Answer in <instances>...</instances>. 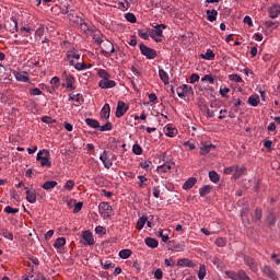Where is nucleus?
<instances>
[{
	"label": "nucleus",
	"mask_w": 280,
	"mask_h": 280,
	"mask_svg": "<svg viewBox=\"0 0 280 280\" xmlns=\"http://www.w3.org/2000/svg\"><path fill=\"white\" fill-rule=\"evenodd\" d=\"M167 25L158 24L155 30H149V35L155 43H163V30H166Z\"/></svg>",
	"instance_id": "obj_1"
},
{
	"label": "nucleus",
	"mask_w": 280,
	"mask_h": 280,
	"mask_svg": "<svg viewBox=\"0 0 280 280\" xmlns=\"http://www.w3.org/2000/svg\"><path fill=\"white\" fill-rule=\"evenodd\" d=\"M228 279L231 280H253L244 269H240L237 272L228 270L225 271Z\"/></svg>",
	"instance_id": "obj_2"
},
{
	"label": "nucleus",
	"mask_w": 280,
	"mask_h": 280,
	"mask_svg": "<svg viewBox=\"0 0 280 280\" xmlns=\"http://www.w3.org/2000/svg\"><path fill=\"white\" fill-rule=\"evenodd\" d=\"M117 158L115 154H113L110 151H104L103 154L100 156V160L104 164V167L106 170H110L113 167V161H115Z\"/></svg>",
	"instance_id": "obj_3"
},
{
	"label": "nucleus",
	"mask_w": 280,
	"mask_h": 280,
	"mask_svg": "<svg viewBox=\"0 0 280 280\" xmlns=\"http://www.w3.org/2000/svg\"><path fill=\"white\" fill-rule=\"evenodd\" d=\"M37 161H40L42 167H50L51 166V156L47 150H42L37 153Z\"/></svg>",
	"instance_id": "obj_4"
},
{
	"label": "nucleus",
	"mask_w": 280,
	"mask_h": 280,
	"mask_svg": "<svg viewBox=\"0 0 280 280\" xmlns=\"http://www.w3.org/2000/svg\"><path fill=\"white\" fill-rule=\"evenodd\" d=\"M98 211L104 220H108V218L113 215V206L108 202L103 201L98 205Z\"/></svg>",
	"instance_id": "obj_5"
},
{
	"label": "nucleus",
	"mask_w": 280,
	"mask_h": 280,
	"mask_svg": "<svg viewBox=\"0 0 280 280\" xmlns=\"http://www.w3.org/2000/svg\"><path fill=\"white\" fill-rule=\"evenodd\" d=\"M243 260H244V264L247 265L249 270L254 272V275H257V272H259V265L257 264V260L253 258V256L244 255Z\"/></svg>",
	"instance_id": "obj_6"
},
{
	"label": "nucleus",
	"mask_w": 280,
	"mask_h": 280,
	"mask_svg": "<svg viewBox=\"0 0 280 280\" xmlns=\"http://www.w3.org/2000/svg\"><path fill=\"white\" fill-rule=\"evenodd\" d=\"M139 47L142 56H145L148 60H154V58H156L158 54L156 50H154V48H150L143 43H141Z\"/></svg>",
	"instance_id": "obj_7"
},
{
	"label": "nucleus",
	"mask_w": 280,
	"mask_h": 280,
	"mask_svg": "<svg viewBox=\"0 0 280 280\" xmlns=\"http://www.w3.org/2000/svg\"><path fill=\"white\" fill-rule=\"evenodd\" d=\"M261 271H262V275L265 277H267L268 279H271V280H279V276L277 275V271L268 266V265H265L262 268H261Z\"/></svg>",
	"instance_id": "obj_8"
},
{
	"label": "nucleus",
	"mask_w": 280,
	"mask_h": 280,
	"mask_svg": "<svg viewBox=\"0 0 280 280\" xmlns=\"http://www.w3.org/2000/svg\"><path fill=\"white\" fill-rule=\"evenodd\" d=\"M7 32L14 34V32H19V22L15 18H11L7 21L5 25L3 26Z\"/></svg>",
	"instance_id": "obj_9"
},
{
	"label": "nucleus",
	"mask_w": 280,
	"mask_h": 280,
	"mask_svg": "<svg viewBox=\"0 0 280 280\" xmlns=\"http://www.w3.org/2000/svg\"><path fill=\"white\" fill-rule=\"evenodd\" d=\"M102 54L106 56V58H110V54H115V46L110 40H106L103 44Z\"/></svg>",
	"instance_id": "obj_10"
},
{
	"label": "nucleus",
	"mask_w": 280,
	"mask_h": 280,
	"mask_svg": "<svg viewBox=\"0 0 280 280\" xmlns=\"http://www.w3.org/2000/svg\"><path fill=\"white\" fill-rule=\"evenodd\" d=\"M80 58V54H78V50L75 48H72L67 51V60L71 67L75 65V60Z\"/></svg>",
	"instance_id": "obj_11"
},
{
	"label": "nucleus",
	"mask_w": 280,
	"mask_h": 280,
	"mask_svg": "<svg viewBox=\"0 0 280 280\" xmlns=\"http://www.w3.org/2000/svg\"><path fill=\"white\" fill-rule=\"evenodd\" d=\"M128 108H129V106L126 105V103H124L122 101H118L115 116L118 118L124 117V115H126V113H128Z\"/></svg>",
	"instance_id": "obj_12"
},
{
	"label": "nucleus",
	"mask_w": 280,
	"mask_h": 280,
	"mask_svg": "<svg viewBox=\"0 0 280 280\" xmlns=\"http://www.w3.org/2000/svg\"><path fill=\"white\" fill-rule=\"evenodd\" d=\"M177 266L179 268H196V262L191 261L189 258H180L177 260Z\"/></svg>",
	"instance_id": "obj_13"
},
{
	"label": "nucleus",
	"mask_w": 280,
	"mask_h": 280,
	"mask_svg": "<svg viewBox=\"0 0 280 280\" xmlns=\"http://www.w3.org/2000/svg\"><path fill=\"white\" fill-rule=\"evenodd\" d=\"M82 238L84 240V244H88V246H94L95 245V238L93 237V233L90 231H83Z\"/></svg>",
	"instance_id": "obj_14"
},
{
	"label": "nucleus",
	"mask_w": 280,
	"mask_h": 280,
	"mask_svg": "<svg viewBox=\"0 0 280 280\" xmlns=\"http://www.w3.org/2000/svg\"><path fill=\"white\" fill-rule=\"evenodd\" d=\"M98 86L100 89H115V86H117V82L109 79H105L98 82Z\"/></svg>",
	"instance_id": "obj_15"
},
{
	"label": "nucleus",
	"mask_w": 280,
	"mask_h": 280,
	"mask_svg": "<svg viewBox=\"0 0 280 280\" xmlns=\"http://www.w3.org/2000/svg\"><path fill=\"white\" fill-rule=\"evenodd\" d=\"M191 91V88L187 84H183L182 86L177 88V95L178 97H185Z\"/></svg>",
	"instance_id": "obj_16"
},
{
	"label": "nucleus",
	"mask_w": 280,
	"mask_h": 280,
	"mask_svg": "<svg viewBox=\"0 0 280 280\" xmlns=\"http://www.w3.org/2000/svg\"><path fill=\"white\" fill-rule=\"evenodd\" d=\"M174 163H167V164H163L158 166V172L159 174H167V172H170V170H174Z\"/></svg>",
	"instance_id": "obj_17"
},
{
	"label": "nucleus",
	"mask_w": 280,
	"mask_h": 280,
	"mask_svg": "<svg viewBox=\"0 0 280 280\" xmlns=\"http://www.w3.org/2000/svg\"><path fill=\"white\" fill-rule=\"evenodd\" d=\"M26 189V200L27 202H31V205H34L36 202V191L35 190H30V188L25 187Z\"/></svg>",
	"instance_id": "obj_18"
},
{
	"label": "nucleus",
	"mask_w": 280,
	"mask_h": 280,
	"mask_svg": "<svg viewBox=\"0 0 280 280\" xmlns=\"http://www.w3.org/2000/svg\"><path fill=\"white\" fill-rule=\"evenodd\" d=\"M68 19H69L70 23H72V25H75V26H79L80 23H82L84 21L81 16H78L73 13H69Z\"/></svg>",
	"instance_id": "obj_19"
},
{
	"label": "nucleus",
	"mask_w": 280,
	"mask_h": 280,
	"mask_svg": "<svg viewBox=\"0 0 280 280\" xmlns=\"http://www.w3.org/2000/svg\"><path fill=\"white\" fill-rule=\"evenodd\" d=\"M279 14H280V5L279 4H275L269 8L270 19H277V16H279Z\"/></svg>",
	"instance_id": "obj_20"
},
{
	"label": "nucleus",
	"mask_w": 280,
	"mask_h": 280,
	"mask_svg": "<svg viewBox=\"0 0 280 280\" xmlns=\"http://www.w3.org/2000/svg\"><path fill=\"white\" fill-rule=\"evenodd\" d=\"M101 117H103V119H108L110 117V105L108 103L103 106Z\"/></svg>",
	"instance_id": "obj_21"
},
{
	"label": "nucleus",
	"mask_w": 280,
	"mask_h": 280,
	"mask_svg": "<svg viewBox=\"0 0 280 280\" xmlns=\"http://www.w3.org/2000/svg\"><path fill=\"white\" fill-rule=\"evenodd\" d=\"M196 183H198V179L196 177H189L183 185V189H191L196 185Z\"/></svg>",
	"instance_id": "obj_22"
},
{
	"label": "nucleus",
	"mask_w": 280,
	"mask_h": 280,
	"mask_svg": "<svg viewBox=\"0 0 280 280\" xmlns=\"http://www.w3.org/2000/svg\"><path fill=\"white\" fill-rule=\"evenodd\" d=\"M15 80L18 82H30V78L27 77V72H15Z\"/></svg>",
	"instance_id": "obj_23"
},
{
	"label": "nucleus",
	"mask_w": 280,
	"mask_h": 280,
	"mask_svg": "<svg viewBox=\"0 0 280 280\" xmlns=\"http://www.w3.org/2000/svg\"><path fill=\"white\" fill-rule=\"evenodd\" d=\"M206 14H207L208 21H210V23H213V21H215L218 19V10H215V9L207 10Z\"/></svg>",
	"instance_id": "obj_24"
},
{
	"label": "nucleus",
	"mask_w": 280,
	"mask_h": 280,
	"mask_svg": "<svg viewBox=\"0 0 280 280\" xmlns=\"http://www.w3.org/2000/svg\"><path fill=\"white\" fill-rule=\"evenodd\" d=\"M159 75H160V79L162 80L163 84H165V85L170 84V75L167 74V72L165 70L160 69Z\"/></svg>",
	"instance_id": "obj_25"
},
{
	"label": "nucleus",
	"mask_w": 280,
	"mask_h": 280,
	"mask_svg": "<svg viewBox=\"0 0 280 280\" xmlns=\"http://www.w3.org/2000/svg\"><path fill=\"white\" fill-rule=\"evenodd\" d=\"M144 244L149 246V248H158L159 247V241L152 237H147L144 240Z\"/></svg>",
	"instance_id": "obj_26"
},
{
	"label": "nucleus",
	"mask_w": 280,
	"mask_h": 280,
	"mask_svg": "<svg viewBox=\"0 0 280 280\" xmlns=\"http://www.w3.org/2000/svg\"><path fill=\"white\" fill-rule=\"evenodd\" d=\"M58 185V182L56 180H47L42 185V188L46 191H49V189H54Z\"/></svg>",
	"instance_id": "obj_27"
},
{
	"label": "nucleus",
	"mask_w": 280,
	"mask_h": 280,
	"mask_svg": "<svg viewBox=\"0 0 280 280\" xmlns=\"http://www.w3.org/2000/svg\"><path fill=\"white\" fill-rule=\"evenodd\" d=\"M200 58H202V60H213V58H215V52L211 49H207L206 54L200 55Z\"/></svg>",
	"instance_id": "obj_28"
},
{
	"label": "nucleus",
	"mask_w": 280,
	"mask_h": 280,
	"mask_svg": "<svg viewBox=\"0 0 280 280\" xmlns=\"http://www.w3.org/2000/svg\"><path fill=\"white\" fill-rule=\"evenodd\" d=\"M266 223L268 224V226H275V224H277V218L275 217V213L270 212L266 217Z\"/></svg>",
	"instance_id": "obj_29"
},
{
	"label": "nucleus",
	"mask_w": 280,
	"mask_h": 280,
	"mask_svg": "<svg viewBox=\"0 0 280 280\" xmlns=\"http://www.w3.org/2000/svg\"><path fill=\"white\" fill-rule=\"evenodd\" d=\"M247 168L246 166H242L241 168H237L233 175V178H235V180H237L238 178H242V176H244V174H246Z\"/></svg>",
	"instance_id": "obj_30"
},
{
	"label": "nucleus",
	"mask_w": 280,
	"mask_h": 280,
	"mask_svg": "<svg viewBox=\"0 0 280 280\" xmlns=\"http://www.w3.org/2000/svg\"><path fill=\"white\" fill-rule=\"evenodd\" d=\"M201 112H202L203 115H206L209 119H211L212 117H215V114L213 113V110L209 109V106H207V105H202V106H201Z\"/></svg>",
	"instance_id": "obj_31"
},
{
	"label": "nucleus",
	"mask_w": 280,
	"mask_h": 280,
	"mask_svg": "<svg viewBox=\"0 0 280 280\" xmlns=\"http://www.w3.org/2000/svg\"><path fill=\"white\" fill-rule=\"evenodd\" d=\"M145 222H148V217H140V218L138 219L136 229H137L138 231H141V230L145 226Z\"/></svg>",
	"instance_id": "obj_32"
},
{
	"label": "nucleus",
	"mask_w": 280,
	"mask_h": 280,
	"mask_svg": "<svg viewBox=\"0 0 280 280\" xmlns=\"http://www.w3.org/2000/svg\"><path fill=\"white\" fill-rule=\"evenodd\" d=\"M211 148H215L213 144L203 145L200 148L199 154L201 156H206V154H209L211 152Z\"/></svg>",
	"instance_id": "obj_33"
},
{
	"label": "nucleus",
	"mask_w": 280,
	"mask_h": 280,
	"mask_svg": "<svg viewBox=\"0 0 280 280\" xmlns=\"http://www.w3.org/2000/svg\"><path fill=\"white\" fill-rule=\"evenodd\" d=\"M207 277V266L200 265L198 271V279L203 280Z\"/></svg>",
	"instance_id": "obj_34"
},
{
	"label": "nucleus",
	"mask_w": 280,
	"mask_h": 280,
	"mask_svg": "<svg viewBox=\"0 0 280 280\" xmlns=\"http://www.w3.org/2000/svg\"><path fill=\"white\" fill-rule=\"evenodd\" d=\"M132 256V252L130 249H122L119 252L120 259H129Z\"/></svg>",
	"instance_id": "obj_35"
},
{
	"label": "nucleus",
	"mask_w": 280,
	"mask_h": 280,
	"mask_svg": "<svg viewBox=\"0 0 280 280\" xmlns=\"http://www.w3.org/2000/svg\"><path fill=\"white\" fill-rule=\"evenodd\" d=\"M65 244H67V238L65 237H59L55 241L54 243V247L55 248H62V246H65Z\"/></svg>",
	"instance_id": "obj_36"
},
{
	"label": "nucleus",
	"mask_w": 280,
	"mask_h": 280,
	"mask_svg": "<svg viewBox=\"0 0 280 280\" xmlns=\"http://www.w3.org/2000/svg\"><path fill=\"white\" fill-rule=\"evenodd\" d=\"M199 194L201 198H205V196H208V194H211V186L206 185L199 189Z\"/></svg>",
	"instance_id": "obj_37"
},
{
	"label": "nucleus",
	"mask_w": 280,
	"mask_h": 280,
	"mask_svg": "<svg viewBox=\"0 0 280 280\" xmlns=\"http://www.w3.org/2000/svg\"><path fill=\"white\" fill-rule=\"evenodd\" d=\"M85 124H88L90 128H100V121L93 118H86Z\"/></svg>",
	"instance_id": "obj_38"
},
{
	"label": "nucleus",
	"mask_w": 280,
	"mask_h": 280,
	"mask_svg": "<svg viewBox=\"0 0 280 280\" xmlns=\"http://www.w3.org/2000/svg\"><path fill=\"white\" fill-rule=\"evenodd\" d=\"M209 178L212 183H220V175L215 171L209 172Z\"/></svg>",
	"instance_id": "obj_39"
},
{
	"label": "nucleus",
	"mask_w": 280,
	"mask_h": 280,
	"mask_svg": "<svg viewBox=\"0 0 280 280\" xmlns=\"http://www.w3.org/2000/svg\"><path fill=\"white\" fill-rule=\"evenodd\" d=\"M264 25L268 30H277V27H279V22L265 21Z\"/></svg>",
	"instance_id": "obj_40"
},
{
	"label": "nucleus",
	"mask_w": 280,
	"mask_h": 280,
	"mask_svg": "<svg viewBox=\"0 0 280 280\" xmlns=\"http://www.w3.org/2000/svg\"><path fill=\"white\" fill-rule=\"evenodd\" d=\"M248 104H250V106H259V96L257 95L249 96Z\"/></svg>",
	"instance_id": "obj_41"
},
{
	"label": "nucleus",
	"mask_w": 280,
	"mask_h": 280,
	"mask_svg": "<svg viewBox=\"0 0 280 280\" xmlns=\"http://www.w3.org/2000/svg\"><path fill=\"white\" fill-rule=\"evenodd\" d=\"M237 170H240V165H232L230 167H225L223 174L231 175L233 174V172H236Z\"/></svg>",
	"instance_id": "obj_42"
},
{
	"label": "nucleus",
	"mask_w": 280,
	"mask_h": 280,
	"mask_svg": "<svg viewBox=\"0 0 280 280\" xmlns=\"http://www.w3.org/2000/svg\"><path fill=\"white\" fill-rule=\"evenodd\" d=\"M138 178L140 179V183L138 185L139 189H145V187L148 186L145 183H148V178L143 175L138 176Z\"/></svg>",
	"instance_id": "obj_43"
},
{
	"label": "nucleus",
	"mask_w": 280,
	"mask_h": 280,
	"mask_svg": "<svg viewBox=\"0 0 280 280\" xmlns=\"http://www.w3.org/2000/svg\"><path fill=\"white\" fill-rule=\"evenodd\" d=\"M97 75H100L103 80H110V73L104 69H100Z\"/></svg>",
	"instance_id": "obj_44"
},
{
	"label": "nucleus",
	"mask_w": 280,
	"mask_h": 280,
	"mask_svg": "<svg viewBox=\"0 0 280 280\" xmlns=\"http://www.w3.org/2000/svg\"><path fill=\"white\" fill-rule=\"evenodd\" d=\"M261 218H262V211L260 208H256L255 212H254V220L255 222H261Z\"/></svg>",
	"instance_id": "obj_45"
},
{
	"label": "nucleus",
	"mask_w": 280,
	"mask_h": 280,
	"mask_svg": "<svg viewBox=\"0 0 280 280\" xmlns=\"http://www.w3.org/2000/svg\"><path fill=\"white\" fill-rule=\"evenodd\" d=\"M215 246H219L220 248H224L226 246V238L224 237H218L214 242Z\"/></svg>",
	"instance_id": "obj_46"
},
{
	"label": "nucleus",
	"mask_w": 280,
	"mask_h": 280,
	"mask_svg": "<svg viewBox=\"0 0 280 280\" xmlns=\"http://www.w3.org/2000/svg\"><path fill=\"white\" fill-rule=\"evenodd\" d=\"M2 235L3 237H5V240H11V241L14 240V234L8 229L2 230Z\"/></svg>",
	"instance_id": "obj_47"
},
{
	"label": "nucleus",
	"mask_w": 280,
	"mask_h": 280,
	"mask_svg": "<svg viewBox=\"0 0 280 280\" xmlns=\"http://www.w3.org/2000/svg\"><path fill=\"white\" fill-rule=\"evenodd\" d=\"M98 129L101 132H106L108 130H113V122H106L105 125L100 126Z\"/></svg>",
	"instance_id": "obj_48"
},
{
	"label": "nucleus",
	"mask_w": 280,
	"mask_h": 280,
	"mask_svg": "<svg viewBox=\"0 0 280 280\" xmlns=\"http://www.w3.org/2000/svg\"><path fill=\"white\" fill-rule=\"evenodd\" d=\"M75 187V182H73V179H70L66 183V185L63 186V189H66V191H71V189H73Z\"/></svg>",
	"instance_id": "obj_49"
},
{
	"label": "nucleus",
	"mask_w": 280,
	"mask_h": 280,
	"mask_svg": "<svg viewBox=\"0 0 280 280\" xmlns=\"http://www.w3.org/2000/svg\"><path fill=\"white\" fill-rule=\"evenodd\" d=\"M201 82H209V84H214L215 79H213V75L211 74H206L205 77L201 78Z\"/></svg>",
	"instance_id": "obj_50"
},
{
	"label": "nucleus",
	"mask_w": 280,
	"mask_h": 280,
	"mask_svg": "<svg viewBox=\"0 0 280 280\" xmlns=\"http://www.w3.org/2000/svg\"><path fill=\"white\" fill-rule=\"evenodd\" d=\"M125 19L129 23H137V16L135 15V13H126Z\"/></svg>",
	"instance_id": "obj_51"
},
{
	"label": "nucleus",
	"mask_w": 280,
	"mask_h": 280,
	"mask_svg": "<svg viewBox=\"0 0 280 280\" xmlns=\"http://www.w3.org/2000/svg\"><path fill=\"white\" fill-rule=\"evenodd\" d=\"M133 154H137L138 156L143 154V149L139 144H133L132 147Z\"/></svg>",
	"instance_id": "obj_52"
},
{
	"label": "nucleus",
	"mask_w": 280,
	"mask_h": 280,
	"mask_svg": "<svg viewBox=\"0 0 280 280\" xmlns=\"http://www.w3.org/2000/svg\"><path fill=\"white\" fill-rule=\"evenodd\" d=\"M138 36H140V38H143V40H148L150 38V32H144L143 30H139Z\"/></svg>",
	"instance_id": "obj_53"
},
{
	"label": "nucleus",
	"mask_w": 280,
	"mask_h": 280,
	"mask_svg": "<svg viewBox=\"0 0 280 280\" xmlns=\"http://www.w3.org/2000/svg\"><path fill=\"white\" fill-rule=\"evenodd\" d=\"M66 82L67 89H73V82H75V79H73L71 75H67Z\"/></svg>",
	"instance_id": "obj_54"
},
{
	"label": "nucleus",
	"mask_w": 280,
	"mask_h": 280,
	"mask_svg": "<svg viewBox=\"0 0 280 280\" xmlns=\"http://www.w3.org/2000/svg\"><path fill=\"white\" fill-rule=\"evenodd\" d=\"M229 80L231 82H242V77L240 74H230Z\"/></svg>",
	"instance_id": "obj_55"
},
{
	"label": "nucleus",
	"mask_w": 280,
	"mask_h": 280,
	"mask_svg": "<svg viewBox=\"0 0 280 280\" xmlns=\"http://www.w3.org/2000/svg\"><path fill=\"white\" fill-rule=\"evenodd\" d=\"M165 135L166 137H174L176 135V129L172 127H166Z\"/></svg>",
	"instance_id": "obj_56"
},
{
	"label": "nucleus",
	"mask_w": 280,
	"mask_h": 280,
	"mask_svg": "<svg viewBox=\"0 0 280 280\" xmlns=\"http://www.w3.org/2000/svg\"><path fill=\"white\" fill-rule=\"evenodd\" d=\"M4 213H13V214H15V213H19V209L18 208H12L10 206H7L4 208Z\"/></svg>",
	"instance_id": "obj_57"
},
{
	"label": "nucleus",
	"mask_w": 280,
	"mask_h": 280,
	"mask_svg": "<svg viewBox=\"0 0 280 280\" xmlns=\"http://www.w3.org/2000/svg\"><path fill=\"white\" fill-rule=\"evenodd\" d=\"M81 32H83V34H86V32H89V24H86V22H84V20L82 21V23H80L79 25Z\"/></svg>",
	"instance_id": "obj_58"
},
{
	"label": "nucleus",
	"mask_w": 280,
	"mask_h": 280,
	"mask_svg": "<svg viewBox=\"0 0 280 280\" xmlns=\"http://www.w3.org/2000/svg\"><path fill=\"white\" fill-rule=\"evenodd\" d=\"M42 121H43L44 124H56V119H54V118H51V117H49V116H44V117H42Z\"/></svg>",
	"instance_id": "obj_59"
},
{
	"label": "nucleus",
	"mask_w": 280,
	"mask_h": 280,
	"mask_svg": "<svg viewBox=\"0 0 280 280\" xmlns=\"http://www.w3.org/2000/svg\"><path fill=\"white\" fill-rule=\"evenodd\" d=\"M30 95H43V91H40L38 88H33L30 90Z\"/></svg>",
	"instance_id": "obj_60"
},
{
	"label": "nucleus",
	"mask_w": 280,
	"mask_h": 280,
	"mask_svg": "<svg viewBox=\"0 0 280 280\" xmlns=\"http://www.w3.org/2000/svg\"><path fill=\"white\" fill-rule=\"evenodd\" d=\"M159 236L162 238V242L167 243L170 241V235L163 234V230L159 231Z\"/></svg>",
	"instance_id": "obj_61"
},
{
	"label": "nucleus",
	"mask_w": 280,
	"mask_h": 280,
	"mask_svg": "<svg viewBox=\"0 0 280 280\" xmlns=\"http://www.w3.org/2000/svg\"><path fill=\"white\" fill-rule=\"evenodd\" d=\"M95 231H96L97 235H106V228H104V226L98 225V226H96Z\"/></svg>",
	"instance_id": "obj_62"
},
{
	"label": "nucleus",
	"mask_w": 280,
	"mask_h": 280,
	"mask_svg": "<svg viewBox=\"0 0 280 280\" xmlns=\"http://www.w3.org/2000/svg\"><path fill=\"white\" fill-rule=\"evenodd\" d=\"M198 80H200V75L192 73L190 75V84H196V82H198Z\"/></svg>",
	"instance_id": "obj_63"
},
{
	"label": "nucleus",
	"mask_w": 280,
	"mask_h": 280,
	"mask_svg": "<svg viewBox=\"0 0 280 280\" xmlns=\"http://www.w3.org/2000/svg\"><path fill=\"white\" fill-rule=\"evenodd\" d=\"M154 277H155L158 280L163 279V270L156 269L155 272H154Z\"/></svg>",
	"instance_id": "obj_64"
}]
</instances>
